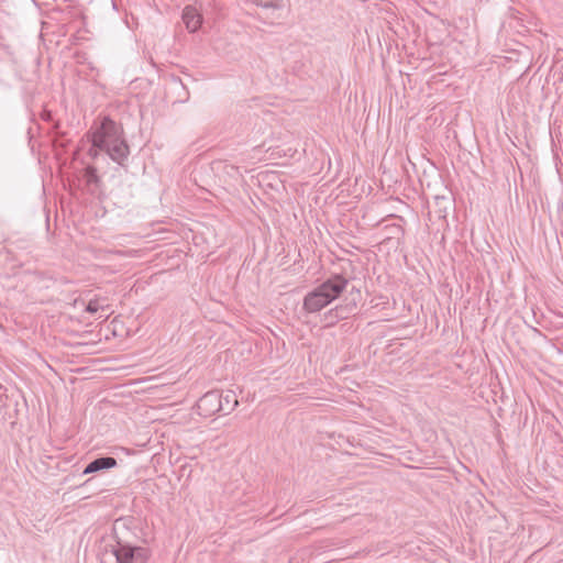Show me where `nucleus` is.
<instances>
[{
  "label": "nucleus",
  "mask_w": 563,
  "mask_h": 563,
  "mask_svg": "<svg viewBox=\"0 0 563 563\" xmlns=\"http://www.w3.org/2000/svg\"><path fill=\"white\" fill-rule=\"evenodd\" d=\"M95 151L104 152L112 161L122 164L129 155V146L123 137V129L109 118H104L92 135Z\"/></svg>",
  "instance_id": "obj_1"
},
{
  "label": "nucleus",
  "mask_w": 563,
  "mask_h": 563,
  "mask_svg": "<svg viewBox=\"0 0 563 563\" xmlns=\"http://www.w3.org/2000/svg\"><path fill=\"white\" fill-rule=\"evenodd\" d=\"M347 280L341 276H335L307 294L303 300V308L308 312H317L336 299L345 289Z\"/></svg>",
  "instance_id": "obj_2"
},
{
  "label": "nucleus",
  "mask_w": 563,
  "mask_h": 563,
  "mask_svg": "<svg viewBox=\"0 0 563 563\" xmlns=\"http://www.w3.org/2000/svg\"><path fill=\"white\" fill-rule=\"evenodd\" d=\"M113 552L118 563H146L148 558L146 549L129 544L118 543Z\"/></svg>",
  "instance_id": "obj_3"
},
{
  "label": "nucleus",
  "mask_w": 563,
  "mask_h": 563,
  "mask_svg": "<svg viewBox=\"0 0 563 563\" xmlns=\"http://www.w3.org/2000/svg\"><path fill=\"white\" fill-rule=\"evenodd\" d=\"M223 409L221 396L217 391L205 394L197 402V411L200 416L210 417Z\"/></svg>",
  "instance_id": "obj_4"
},
{
  "label": "nucleus",
  "mask_w": 563,
  "mask_h": 563,
  "mask_svg": "<svg viewBox=\"0 0 563 563\" xmlns=\"http://www.w3.org/2000/svg\"><path fill=\"white\" fill-rule=\"evenodd\" d=\"M181 20L190 33L197 32L202 24V14L194 5H186L183 10Z\"/></svg>",
  "instance_id": "obj_5"
},
{
  "label": "nucleus",
  "mask_w": 563,
  "mask_h": 563,
  "mask_svg": "<svg viewBox=\"0 0 563 563\" xmlns=\"http://www.w3.org/2000/svg\"><path fill=\"white\" fill-rule=\"evenodd\" d=\"M117 466V460L113 457H100L90 462L84 470V474L96 473Z\"/></svg>",
  "instance_id": "obj_6"
},
{
  "label": "nucleus",
  "mask_w": 563,
  "mask_h": 563,
  "mask_svg": "<svg viewBox=\"0 0 563 563\" xmlns=\"http://www.w3.org/2000/svg\"><path fill=\"white\" fill-rule=\"evenodd\" d=\"M220 396L223 402L222 410L232 411L239 405V400L234 390L228 389L220 394Z\"/></svg>",
  "instance_id": "obj_7"
},
{
  "label": "nucleus",
  "mask_w": 563,
  "mask_h": 563,
  "mask_svg": "<svg viewBox=\"0 0 563 563\" xmlns=\"http://www.w3.org/2000/svg\"><path fill=\"white\" fill-rule=\"evenodd\" d=\"M257 5L266 9L280 10L283 8V0H252Z\"/></svg>",
  "instance_id": "obj_8"
},
{
  "label": "nucleus",
  "mask_w": 563,
  "mask_h": 563,
  "mask_svg": "<svg viewBox=\"0 0 563 563\" xmlns=\"http://www.w3.org/2000/svg\"><path fill=\"white\" fill-rule=\"evenodd\" d=\"M102 308V305L99 300H90L86 307V310L90 313H96Z\"/></svg>",
  "instance_id": "obj_9"
}]
</instances>
